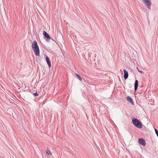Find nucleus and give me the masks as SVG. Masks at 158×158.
Listing matches in <instances>:
<instances>
[{
    "mask_svg": "<svg viewBox=\"0 0 158 158\" xmlns=\"http://www.w3.org/2000/svg\"><path fill=\"white\" fill-rule=\"evenodd\" d=\"M127 100L132 105H134V102L132 98L130 96H128L127 97Z\"/></svg>",
    "mask_w": 158,
    "mask_h": 158,
    "instance_id": "nucleus-8",
    "label": "nucleus"
},
{
    "mask_svg": "<svg viewBox=\"0 0 158 158\" xmlns=\"http://www.w3.org/2000/svg\"><path fill=\"white\" fill-rule=\"evenodd\" d=\"M46 152L49 155H51L52 154V153H51L50 151L48 149V148H47Z\"/></svg>",
    "mask_w": 158,
    "mask_h": 158,
    "instance_id": "nucleus-11",
    "label": "nucleus"
},
{
    "mask_svg": "<svg viewBox=\"0 0 158 158\" xmlns=\"http://www.w3.org/2000/svg\"><path fill=\"white\" fill-rule=\"evenodd\" d=\"M155 133H156L157 137H158V131L156 129H155Z\"/></svg>",
    "mask_w": 158,
    "mask_h": 158,
    "instance_id": "nucleus-13",
    "label": "nucleus"
},
{
    "mask_svg": "<svg viewBox=\"0 0 158 158\" xmlns=\"http://www.w3.org/2000/svg\"><path fill=\"white\" fill-rule=\"evenodd\" d=\"M44 35V39L47 41L49 42V40L51 39V37L49 35L46 31H44L43 32Z\"/></svg>",
    "mask_w": 158,
    "mask_h": 158,
    "instance_id": "nucleus-3",
    "label": "nucleus"
},
{
    "mask_svg": "<svg viewBox=\"0 0 158 158\" xmlns=\"http://www.w3.org/2000/svg\"><path fill=\"white\" fill-rule=\"evenodd\" d=\"M123 71L124 73L123 77L125 80H126L128 77V73L127 71L125 69H123Z\"/></svg>",
    "mask_w": 158,
    "mask_h": 158,
    "instance_id": "nucleus-7",
    "label": "nucleus"
},
{
    "mask_svg": "<svg viewBox=\"0 0 158 158\" xmlns=\"http://www.w3.org/2000/svg\"><path fill=\"white\" fill-rule=\"evenodd\" d=\"M132 122L136 127L139 129H141L142 127V124L138 119L134 118L132 119Z\"/></svg>",
    "mask_w": 158,
    "mask_h": 158,
    "instance_id": "nucleus-2",
    "label": "nucleus"
},
{
    "mask_svg": "<svg viewBox=\"0 0 158 158\" xmlns=\"http://www.w3.org/2000/svg\"><path fill=\"white\" fill-rule=\"evenodd\" d=\"M33 95L35 97H37L39 96V94L36 91L35 93H33Z\"/></svg>",
    "mask_w": 158,
    "mask_h": 158,
    "instance_id": "nucleus-12",
    "label": "nucleus"
},
{
    "mask_svg": "<svg viewBox=\"0 0 158 158\" xmlns=\"http://www.w3.org/2000/svg\"><path fill=\"white\" fill-rule=\"evenodd\" d=\"M144 4L149 9H150L152 3L150 0H142Z\"/></svg>",
    "mask_w": 158,
    "mask_h": 158,
    "instance_id": "nucleus-4",
    "label": "nucleus"
},
{
    "mask_svg": "<svg viewBox=\"0 0 158 158\" xmlns=\"http://www.w3.org/2000/svg\"><path fill=\"white\" fill-rule=\"evenodd\" d=\"M138 70V71L140 73H143V72L142 71H140V70H139L138 69V68L137 67L136 68Z\"/></svg>",
    "mask_w": 158,
    "mask_h": 158,
    "instance_id": "nucleus-14",
    "label": "nucleus"
},
{
    "mask_svg": "<svg viewBox=\"0 0 158 158\" xmlns=\"http://www.w3.org/2000/svg\"><path fill=\"white\" fill-rule=\"evenodd\" d=\"M46 61L48 66L49 68L51 67V62L49 59V58L48 56H46L45 57Z\"/></svg>",
    "mask_w": 158,
    "mask_h": 158,
    "instance_id": "nucleus-6",
    "label": "nucleus"
},
{
    "mask_svg": "<svg viewBox=\"0 0 158 158\" xmlns=\"http://www.w3.org/2000/svg\"><path fill=\"white\" fill-rule=\"evenodd\" d=\"M138 142L139 144L145 146L146 144L145 140L143 138H139L138 139Z\"/></svg>",
    "mask_w": 158,
    "mask_h": 158,
    "instance_id": "nucleus-5",
    "label": "nucleus"
},
{
    "mask_svg": "<svg viewBox=\"0 0 158 158\" xmlns=\"http://www.w3.org/2000/svg\"><path fill=\"white\" fill-rule=\"evenodd\" d=\"M30 92L31 93H32L33 94V93H34L33 91L31 92V91H30Z\"/></svg>",
    "mask_w": 158,
    "mask_h": 158,
    "instance_id": "nucleus-15",
    "label": "nucleus"
},
{
    "mask_svg": "<svg viewBox=\"0 0 158 158\" xmlns=\"http://www.w3.org/2000/svg\"><path fill=\"white\" fill-rule=\"evenodd\" d=\"M139 84V82L137 80H136L135 83V85H134V89L135 90V91L137 90V88L138 87Z\"/></svg>",
    "mask_w": 158,
    "mask_h": 158,
    "instance_id": "nucleus-9",
    "label": "nucleus"
},
{
    "mask_svg": "<svg viewBox=\"0 0 158 158\" xmlns=\"http://www.w3.org/2000/svg\"><path fill=\"white\" fill-rule=\"evenodd\" d=\"M75 75L76 77L80 81H82V78L80 76V75L77 73H75Z\"/></svg>",
    "mask_w": 158,
    "mask_h": 158,
    "instance_id": "nucleus-10",
    "label": "nucleus"
},
{
    "mask_svg": "<svg viewBox=\"0 0 158 158\" xmlns=\"http://www.w3.org/2000/svg\"><path fill=\"white\" fill-rule=\"evenodd\" d=\"M32 48L35 55L39 56H40V49L36 41H34L32 43Z\"/></svg>",
    "mask_w": 158,
    "mask_h": 158,
    "instance_id": "nucleus-1",
    "label": "nucleus"
}]
</instances>
